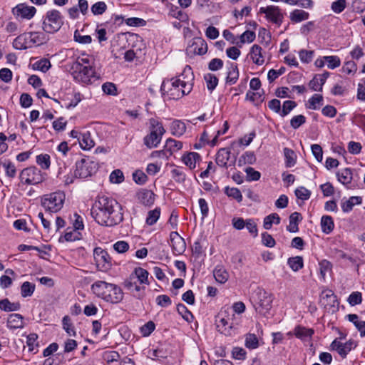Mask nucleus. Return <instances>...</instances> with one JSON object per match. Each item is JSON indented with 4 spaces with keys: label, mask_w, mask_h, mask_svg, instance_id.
Here are the masks:
<instances>
[{
    "label": "nucleus",
    "mask_w": 365,
    "mask_h": 365,
    "mask_svg": "<svg viewBox=\"0 0 365 365\" xmlns=\"http://www.w3.org/2000/svg\"><path fill=\"white\" fill-rule=\"evenodd\" d=\"M74 230L80 232L84 229L83 218L82 216L77 213H74L71 217Z\"/></svg>",
    "instance_id": "09e8293b"
},
{
    "label": "nucleus",
    "mask_w": 365,
    "mask_h": 365,
    "mask_svg": "<svg viewBox=\"0 0 365 365\" xmlns=\"http://www.w3.org/2000/svg\"><path fill=\"white\" fill-rule=\"evenodd\" d=\"M63 328L69 336H75L76 332L71 320L68 316H65L62 319Z\"/></svg>",
    "instance_id": "603ef678"
},
{
    "label": "nucleus",
    "mask_w": 365,
    "mask_h": 365,
    "mask_svg": "<svg viewBox=\"0 0 365 365\" xmlns=\"http://www.w3.org/2000/svg\"><path fill=\"white\" fill-rule=\"evenodd\" d=\"M28 36L29 38L31 46H39L46 41V36L43 32H28Z\"/></svg>",
    "instance_id": "bb28decb"
},
{
    "label": "nucleus",
    "mask_w": 365,
    "mask_h": 365,
    "mask_svg": "<svg viewBox=\"0 0 365 365\" xmlns=\"http://www.w3.org/2000/svg\"><path fill=\"white\" fill-rule=\"evenodd\" d=\"M70 73L76 82L83 86L93 84L100 78L93 58L86 53L81 54L72 63Z\"/></svg>",
    "instance_id": "7ed1b4c3"
},
{
    "label": "nucleus",
    "mask_w": 365,
    "mask_h": 365,
    "mask_svg": "<svg viewBox=\"0 0 365 365\" xmlns=\"http://www.w3.org/2000/svg\"><path fill=\"white\" fill-rule=\"evenodd\" d=\"M256 38L255 32L247 30L240 36V42L238 46L241 47L242 44L251 43Z\"/></svg>",
    "instance_id": "a19ab883"
},
{
    "label": "nucleus",
    "mask_w": 365,
    "mask_h": 365,
    "mask_svg": "<svg viewBox=\"0 0 365 365\" xmlns=\"http://www.w3.org/2000/svg\"><path fill=\"white\" fill-rule=\"evenodd\" d=\"M239 78V71L237 69V66L234 63H230V67L228 68L227 75L226 77V81L230 85L235 84Z\"/></svg>",
    "instance_id": "473e14b6"
},
{
    "label": "nucleus",
    "mask_w": 365,
    "mask_h": 365,
    "mask_svg": "<svg viewBox=\"0 0 365 365\" xmlns=\"http://www.w3.org/2000/svg\"><path fill=\"white\" fill-rule=\"evenodd\" d=\"M256 160V157L254 153V152L252 151H247L245 153H243L239 160L238 163L239 165H242L245 164H253Z\"/></svg>",
    "instance_id": "49530a36"
},
{
    "label": "nucleus",
    "mask_w": 365,
    "mask_h": 365,
    "mask_svg": "<svg viewBox=\"0 0 365 365\" xmlns=\"http://www.w3.org/2000/svg\"><path fill=\"white\" fill-rule=\"evenodd\" d=\"M245 227L250 232V234L254 237H257L258 235V229L257 225L254 219L249 218L247 219V223Z\"/></svg>",
    "instance_id": "e2e57ef3"
},
{
    "label": "nucleus",
    "mask_w": 365,
    "mask_h": 365,
    "mask_svg": "<svg viewBox=\"0 0 365 365\" xmlns=\"http://www.w3.org/2000/svg\"><path fill=\"white\" fill-rule=\"evenodd\" d=\"M6 326L10 329H22L24 326V317L19 314H11L7 319Z\"/></svg>",
    "instance_id": "412c9836"
},
{
    "label": "nucleus",
    "mask_w": 365,
    "mask_h": 365,
    "mask_svg": "<svg viewBox=\"0 0 365 365\" xmlns=\"http://www.w3.org/2000/svg\"><path fill=\"white\" fill-rule=\"evenodd\" d=\"M338 180L344 185L347 186L351 182L352 172L350 168L341 169L336 173Z\"/></svg>",
    "instance_id": "c85d7f7f"
},
{
    "label": "nucleus",
    "mask_w": 365,
    "mask_h": 365,
    "mask_svg": "<svg viewBox=\"0 0 365 365\" xmlns=\"http://www.w3.org/2000/svg\"><path fill=\"white\" fill-rule=\"evenodd\" d=\"M92 292L106 302L117 304L123 299L124 293L117 284L105 281H96L91 287Z\"/></svg>",
    "instance_id": "20e7f679"
},
{
    "label": "nucleus",
    "mask_w": 365,
    "mask_h": 365,
    "mask_svg": "<svg viewBox=\"0 0 365 365\" xmlns=\"http://www.w3.org/2000/svg\"><path fill=\"white\" fill-rule=\"evenodd\" d=\"M284 155L285 158V165L287 168L294 166L296 163V155L294 152L287 148L284 149Z\"/></svg>",
    "instance_id": "a18cd8bd"
},
{
    "label": "nucleus",
    "mask_w": 365,
    "mask_h": 365,
    "mask_svg": "<svg viewBox=\"0 0 365 365\" xmlns=\"http://www.w3.org/2000/svg\"><path fill=\"white\" fill-rule=\"evenodd\" d=\"M213 274L216 281L220 284L225 283L229 279V273L222 267H217Z\"/></svg>",
    "instance_id": "c9c22d12"
},
{
    "label": "nucleus",
    "mask_w": 365,
    "mask_h": 365,
    "mask_svg": "<svg viewBox=\"0 0 365 365\" xmlns=\"http://www.w3.org/2000/svg\"><path fill=\"white\" fill-rule=\"evenodd\" d=\"M361 203V198L357 196H352L348 200L341 202V209L344 212H350L355 205Z\"/></svg>",
    "instance_id": "2f4dec72"
},
{
    "label": "nucleus",
    "mask_w": 365,
    "mask_h": 365,
    "mask_svg": "<svg viewBox=\"0 0 365 365\" xmlns=\"http://www.w3.org/2000/svg\"><path fill=\"white\" fill-rule=\"evenodd\" d=\"M193 79L191 67L186 66L180 75L163 81L160 87L162 95L168 99L178 100L191 92Z\"/></svg>",
    "instance_id": "f03ea898"
},
{
    "label": "nucleus",
    "mask_w": 365,
    "mask_h": 365,
    "mask_svg": "<svg viewBox=\"0 0 365 365\" xmlns=\"http://www.w3.org/2000/svg\"><path fill=\"white\" fill-rule=\"evenodd\" d=\"M172 178L178 183H184L186 180V174L182 167L175 166L170 170Z\"/></svg>",
    "instance_id": "f704fd0d"
},
{
    "label": "nucleus",
    "mask_w": 365,
    "mask_h": 365,
    "mask_svg": "<svg viewBox=\"0 0 365 365\" xmlns=\"http://www.w3.org/2000/svg\"><path fill=\"white\" fill-rule=\"evenodd\" d=\"M325 60L327 68L331 70L339 67L341 65V59L337 56H326Z\"/></svg>",
    "instance_id": "5fc2aeb1"
},
{
    "label": "nucleus",
    "mask_w": 365,
    "mask_h": 365,
    "mask_svg": "<svg viewBox=\"0 0 365 365\" xmlns=\"http://www.w3.org/2000/svg\"><path fill=\"white\" fill-rule=\"evenodd\" d=\"M201 160V157L196 152H187L182 154L181 161L190 169L194 170L196 165Z\"/></svg>",
    "instance_id": "a211bd4d"
},
{
    "label": "nucleus",
    "mask_w": 365,
    "mask_h": 365,
    "mask_svg": "<svg viewBox=\"0 0 365 365\" xmlns=\"http://www.w3.org/2000/svg\"><path fill=\"white\" fill-rule=\"evenodd\" d=\"M346 7V0H336L331 3V9L335 14L341 13Z\"/></svg>",
    "instance_id": "69168bd1"
},
{
    "label": "nucleus",
    "mask_w": 365,
    "mask_h": 365,
    "mask_svg": "<svg viewBox=\"0 0 365 365\" xmlns=\"http://www.w3.org/2000/svg\"><path fill=\"white\" fill-rule=\"evenodd\" d=\"M162 137L150 132L144 138V144L148 148H156L160 143Z\"/></svg>",
    "instance_id": "c756f323"
},
{
    "label": "nucleus",
    "mask_w": 365,
    "mask_h": 365,
    "mask_svg": "<svg viewBox=\"0 0 365 365\" xmlns=\"http://www.w3.org/2000/svg\"><path fill=\"white\" fill-rule=\"evenodd\" d=\"M20 309L19 302H11L8 299L0 301V309L5 312L18 311Z\"/></svg>",
    "instance_id": "4c0bfd02"
},
{
    "label": "nucleus",
    "mask_w": 365,
    "mask_h": 365,
    "mask_svg": "<svg viewBox=\"0 0 365 365\" xmlns=\"http://www.w3.org/2000/svg\"><path fill=\"white\" fill-rule=\"evenodd\" d=\"M96 170V163L91 160L81 159L76 162L75 175L80 178H86L91 176Z\"/></svg>",
    "instance_id": "f8f14e48"
},
{
    "label": "nucleus",
    "mask_w": 365,
    "mask_h": 365,
    "mask_svg": "<svg viewBox=\"0 0 365 365\" xmlns=\"http://www.w3.org/2000/svg\"><path fill=\"white\" fill-rule=\"evenodd\" d=\"M225 193L228 197L235 199L239 202L242 200V195L240 190L237 187H225Z\"/></svg>",
    "instance_id": "864d4df0"
},
{
    "label": "nucleus",
    "mask_w": 365,
    "mask_h": 365,
    "mask_svg": "<svg viewBox=\"0 0 365 365\" xmlns=\"http://www.w3.org/2000/svg\"><path fill=\"white\" fill-rule=\"evenodd\" d=\"M356 347V341L351 339L343 343L336 339L331 344V349L336 351L339 355L344 359L346 358L348 354Z\"/></svg>",
    "instance_id": "ddd939ff"
},
{
    "label": "nucleus",
    "mask_w": 365,
    "mask_h": 365,
    "mask_svg": "<svg viewBox=\"0 0 365 365\" xmlns=\"http://www.w3.org/2000/svg\"><path fill=\"white\" fill-rule=\"evenodd\" d=\"M35 290V284L29 282H25L21 287V294L23 297H31Z\"/></svg>",
    "instance_id": "8fccbe9b"
},
{
    "label": "nucleus",
    "mask_w": 365,
    "mask_h": 365,
    "mask_svg": "<svg viewBox=\"0 0 365 365\" xmlns=\"http://www.w3.org/2000/svg\"><path fill=\"white\" fill-rule=\"evenodd\" d=\"M155 195L149 190L140 189L136 193L138 202L145 206H151L155 202Z\"/></svg>",
    "instance_id": "6ab92c4d"
},
{
    "label": "nucleus",
    "mask_w": 365,
    "mask_h": 365,
    "mask_svg": "<svg viewBox=\"0 0 365 365\" xmlns=\"http://www.w3.org/2000/svg\"><path fill=\"white\" fill-rule=\"evenodd\" d=\"M2 166L7 177L14 178L16 176V169L15 165L13 163L10 161H6L2 164Z\"/></svg>",
    "instance_id": "052dcab7"
},
{
    "label": "nucleus",
    "mask_w": 365,
    "mask_h": 365,
    "mask_svg": "<svg viewBox=\"0 0 365 365\" xmlns=\"http://www.w3.org/2000/svg\"><path fill=\"white\" fill-rule=\"evenodd\" d=\"M249 54L255 64L262 66L264 63V56L262 52V48L259 45L254 44L250 48Z\"/></svg>",
    "instance_id": "aec40b11"
},
{
    "label": "nucleus",
    "mask_w": 365,
    "mask_h": 365,
    "mask_svg": "<svg viewBox=\"0 0 365 365\" xmlns=\"http://www.w3.org/2000/svg\"><path fill=\"white\" fill-rule=\"evenodd\" d=\"M160 216V209L155 207L154 210L148 212L146 217V224L148 225H153L157 222Z\"/></svg>",
    "instance_id": "de8ad7c7"
},
{
    "label": "nucleus",
    "mask_w": 365,
    "mask_h": 365,
    "mask_svg": "<svg viewBox=\"0 0 365 365\" xmlns=\"http://www.w3.org/2000/svg\"><path fill=\"white\" fill-rule=\"evenodd\" d=\"M148 275L149 273L146 269L142 267H135L124 281L123 286L135 296H140V293L145 290V286L150 284Z\"/></svg>",
    "instance_id": "423d86ee"
},
{
    "label": "nucleus",
    "mask_w": 365,
    "mask_h": 365,
    "mask_svg": "<svg viewBox=\"0 0 365 365\" xmlns=\"http://www.w3.org/2000/svg\"><path fill=\"white\" fill-rule=\"evenodd\" d=\"M66 195L62 191H56L44 195L41 197V205L50 212H57L63 206Z\"/></svg>",
    "instance_id": "1a4fd4ad"
},
{
    "label": "nucleus",
    "mask_w": 365,
    "mask_h": 365,
    "mask_svg": "<svg viewBox=\"0 0 365 365\" xmlns=\"http://www.w3.org/2000/svg\"><path fill=\"white\" fill-rule=\"evenodd\" d=\"M322 230L325 234H329L334 227L333 219L331 216L324 215L321 219Z\"/></svg>",
    "instance_id": "72a5a7b5"
},
{
    "label": "nucleus",
    "mask_w": 365,
    "mask_h": 365,
    "mask_svg": "<svg viewBox=\"0 0 365 365\" xmlns=\"http://www.w3.org/2000/svg\"><path fill=\"white\" fill-rule=\"evenodd\" d=\"M170 129L173 135L180 137L186 131V125L180 120H175L171 123Z\"/></svg>",
    "instance_id": "5701e85b"
},
{
    "label": "nucleus",
    "mask_w": 365,
    "mask_h": 365,
    "mask_svg": "<svg viewBox=\"0 0 365 365\" xmlns=\"http://www.w3.org/2000/svg\"><path fill=\"white\" fill-rule=\"evenodd\" d=\"M287 264L294 272H297L304 266L303 258L300 256L290 257L288 259Z\"/></svg>",
    "instance_id": "ea45409f"
},
{
    "label": "nucleus",
    "mask_w": 365,
    "mask_h": 365,
    "mask_svg": "<svg viewBox=\"0 0 365 365\" xmlns=\"http://www.w3.org/2000/svg\"><path fill=\"white\" fill-rule=\"evenodd\" d=\"M294 335L301 339H305L309 338L314 334V331L312 329H307L303 327H297L294 331Z\"/></svg>",
    "instance_id": "37998d69"
},
{
    "label": "nucleus",
    "mask_w": 365,
    "mask_h": 365,
    "mask_svg": "<svg viewBox=\"0 0 365 365\" xmlns=\"http://www.w3.org/2000/svg\"><path fill=\"white\" fill-rule=\"evenodd\" d=\"M229 308L221 310L216 318L218 330L225 335L230 336L235 333L237 323L234 322L235 314L230 313Z\"/></svg>",
    "instance_id": "0eeeda50"
},
{
    "label": "nucleus",
    "mask_w": 365,
    "mask_h": 365,
    "mask_svg": "<svg viewBox=\"0 0 365 365\" xmlns=\"http://www.w3.org/2000/svg\"><path fill=\"white\" fill-rule=\"evenodd\" d=\"M349 321L352 322L358 331L360 332L361 337L365 336V321L361 320L357 314H351L346 316Z\"/></svg>",
    "instance_id": "a878e982"
},
{
    "label": "nucleus",
    "mask_w": 365,
    "mask_h": 365,
    "mask_svg": "<svg viewBox=\"0 0 365 365\" xmlns=\"http://www.w3.org/2000/svg\"><path fill=\"white\" fill-rule=\"evenodd\" d=\"M34 68L42 72H46L51 68V64L48 59L42 58L34 64Z\"/></svg>",
    "instance_id": "bf43d9fd"
},
{
    "label": "nucleus",
    "mask_w": 365,
    "mask_h": 365,
    "mask_svg": "<svg viewBox=\"0 0 365 365\" xmlns=\"http://www.w3.org/2000/svg\"><path fill=\"white\" fill-rule=\"evenodd\" d=\"M91 213L99 225L108 227L120 223L123 218L120 205L115 200L106 196L98 198Z\"/></svg>",
    "instance_id": "f257e3e1"
},
{
    "label": "nucleus",
    "mask_w": 365,
    "mask_h": 365,
    "mask_svg": "<svg viewBox=\"0 0 365 365\" xmlns=\"http://www.w3.org/2000/svg\"><path fill=\"white\" fill-rule=\"evenodd\" d=\"M63 24V16L61 13L56 9L48 11L43 16L42 28L43 30L48 34L57 32Z\"/></svg>",
    "instance_id": "6e6552de"
},
{
    "label": "nucleus",
    "mask_w": 365,
    "mask_h": 365,
    "mask_svg": "<svg viewBox=\"0 0 365 365\" xmlns=\"http://www.w3.org/2000/svg\"><path fill=\"white\" fill-rule=\"evenodd\" d=\"M93 255L96 266L100 270H106L110 268V257L106 251L101 248H96Z\"/></svg>",
    "instance_id": "2eb2a0df"
},
{
    "label": "nucleus",
    "mask_w": 365,
    "mask_h": 365,
    "mask_svg": "<svg viewBox=\"0 0 365 365\" xmlns=\"http://www.w3.org/2000/svg\"><path fill=\"white\" fill-rule=\"evenodd\" d=\"M190 52L195 54L203 55L207 51V45L206 42L201 39H196L190 46Z\"/></svg>",
    "instance_id": "b1692460"
},
{
    "label": "nucleus",
    "mask_w": 365,
    "mask_h": 365,
    "mask_svg": "<svg viewBox=\"0 0 365 365\" xmlns=\"http://www.w3.org/2000/svg\"><path fill=\"white\" fill-rule=\"evenodd\" d=\"M37 339L38 336L36 334L32 333L27 336L26 337V344L29 347V351L31 352L36 353V347L38 346L37 344Z\"/></svg>",
    "instance_id": "13d9d810"
},
{
    "label": "nucleus",
    "mask_w": 365,
    "mask_h": 365,
    "mask_svg": "<svg viewBox=\"0 0 365 365\" xmlns=\"http://www.w3.org/2000/svg\"><path fill=\"white\" fill-rule=\"evenodd\" d=\"M319 272L321 280L325 282L327 276L330 275L332 272V264L327 259L320 261L319 262Z\"/></svg>",
    "instance_id": "393cba45"
},
{
    "label": "nucleus",
    "mask_w": 365,
    "mask_h": 365,
    "mask_svg": "<svg viewBox=\"0 0 365 365\" xmlns=\"http://www.w3.org/2000/svg\"><path fill=\"white\" fill-rule=\"evenodd\" d=\"M273 223L276 225L280 223V217L277 213H272L265 217L263 222V227L265 230H269Z\"/></svg>",
    "instance_id": "79ce46f5"
},
{
    "label": "nucleus",
    "mask_w": 365,
    "mask_h": 365,
    "mask_svg": "<svg viewBox=\"0 0 365 365\" xmlns=\"http://www.w3.org/2000/svg\"><path fill=\"white\" fill-rule=\"evenodd\" d=\"M245 346L250 349H255L259 346V340L255 334H247L246 335Z\"/></svg>",
    "instance_id": "3c124183"
},
{
    "label": "nucleus",
    "mask_w": 365,
    "mask_h": 365,
    "mask_svg": "<svg viewBox=\"0 0 365 365\" xmlns=\"http://www.w3.org/2000/svg\"><path fill=\"white\" fill-rule=\"evenodd\" d=\"M74 41L81 44H88L92 42V37L90 35H82L78 30L73 34Z\"/></svg>",
    "instance_id": "0e129e2a"
},
{
    "label": "nucleus",
    "mask_w": 365,
    "mask_h": 365,
    "mask_svg": "<svg viewBox=\"0 0 365 365\" xmlns=\"http://www.w3.org/2000/svg\"><path fill=\"white\" fill-rule=\"evenodd\" d=\"M259 14L265 15L266 19L277 26H280L283 21L284 15L281 9L277 6H267L265 7H260Z\"/></svg>",
    "instance_id": "9b49d317"
},
{
    "label": "nucleus",
    "mask_w": 365,
    "mask_h": 365,
    "mask_svg": "<svg viewBox=\"0 0 365 365\" xmlns=\"http://www.w3.org/2000/svg\"><path fill=\"white\" fill-rule=\"evenodd\" d=\"M170 237L173 253L175 255L182 254L186 249V244L184 239L177 232H172Z\"/></svg>",
    "instance_id": "dca6fc26"
},
{
    "label": "nucleus",
    "mask_w": 365,
    "mask_h": 365,
    "mask_svg": "<svg viewBox=\"0 0 365 365\" xmlns=\"http://www.w3.org/2000/svg\"><path fill=\"white\" fill-rule=\"evenodd\" d=\"M36 9L34 6L18 4L13 9V14L16 18L21 19H31L36 14Z\"/></svg>",
    "instance_id": "f3484780"
},
{
    "label": "nucleus",
    "mask_w": 365,
    "mask_h": 365,
    "mask_svg": "<svg viewBox=\"0 0 365 365\" xmlns=\"http://www.w3.org/2000/svg\"><path fill=\"white\" fill-rule=\"evenodd\" d=\"M78 142L81 148L83 150H90L95 145V143L91 136V133L88 131L81 134V138H79Z\"/></svg>",
    "instance_id": "cd10ccee"
},
{
    "label": "nucleus",
    "mask_w": 365,
    "mask_h": 365,
    "mask_svg": "<svg viewBox=\"0 0 365 365\" xmlns=\"http://www.w3.org/2000/svg\"><path fill=\"white\" fill-rule=\"evenodd\" d=\"M19 179L21 184L35 185L44 180L45 175L36 167H29L21 170Z\"/></svg>",
    "instance_id": "9d476101"
},
{
    "label": "nucleus",
    "mask_w": 365,
    "mask_h": 365,
    "mask_svg": "<svg viewBox=\"0 0 365 365\" xmlns=\"http://www.w3.org/2000/svg\"><path fill=\"white\" fill-rule=\"evenodd\" d=\"M314 52L306 49H302L299 51V57L300 61L304 63H310L314 58Z\"/></svg>",
    "instance_id": "4d7b16f0"
},
{
    "label": "nucleus",
    "mask_w": 365,
    "mask_h": 365,
    "mask_svg": "<svg viewBox=\"0 0 365 365\" xmlns=\"http://www.w3.org/2000/svg\"><path fill=\"white\" fill-rule=\"evenodd\" d=\"M235 157H231V151L230 148H220L216 155V163L220 166L227 168L235 164Z\"/></svg>",
    "instance_id": "4468645a"
},
{
    "label": "nucleus",
    "mask_w": 365,
    "mask_h": 365,
    "mask_svg": "<svg viewBox=\"0 0 365 365\" xmlns=\"http://www.w3.org/2000/svg\"><path fill=\"white\" fill-rule=\"evenodd\" d=\"M323 97L320 94L313 95L308 101L307 108L312 110H317L322 104Z\"/></svg>",
    "instance_id": "58836bf2"
},
{
    "label": "nucleus",
    "mask_w": 365,
    "mask_h": 365,
    "mask_svg": "<svg viewBox=\"0 0 365 365\" xmlns=\"http://www.w3.org/2000/svg\"><path fill=\"white\" fill-rule=\"evenodd\" d=\"M297 106V103L293 101H285L283 103L279 115L285 117Z\"/></svg>",
    "instance_id": "6e6d98bb"
},
{
    "label": "nucleus",
    "mask_w": 365,
    "mask_h": 365,
    "mask_svg": "<svg viewBox=\"0 0 365 365\" xmlns=\"http://www.w3.org/2000/svg\"><path fill=\"white\" fill-rule=\"evenodd\" d=\"M301 220V215L299 212H294L289 216V225L287 230L290 232H297L299 230L298 224Z\"/></svg>",
    "instance_id": "7c9ffc66"
},
{
    "label": "nucleus",
    "mask_w": 365,
    "mask_h": 365,
    "mask_svg": "<svg viewBox=\"0 0 365 365\" xmlns=\"http://www.w3.org/2000/svg\"><path fill=\"white\" fill-rule=\"evenodd\" d=\"M29 39V38L28 36V33H24L21 35H19L14 39L13 42V46L16 49L19 50H24L29 48H31L32 46Z\"/></svg>",
    "instance_id": "4be33fe9"
},
{
    "label": "nucleus",
    "mask_w": 365,
    "mask_h": 365,
    "mask_svg": "<svg viewBox=\"0 0 365 365\" xmlns=\"http://www.w3.org/2000/svg\"><path fill=\"white\" fill-rule=\"evenodd\" d=\"M309 17V14L308 12L300 9H295L290 14L291 21L296 23L307 20Z\"/></svg>",
    "instance_id": "e433bc0d"
},
{
    "label": "nucleus",
    "mask_w": 365,
    "mask_h": 365,
    "mask_svg": "<svg viewBox=\"0 0 365 365\" xmlns=\"http://www.w3.org/2000/svg\"><path fill=\"white\" fill-rule=\"evenodd\" d=\"M273 299L272 294L259 287L253 290L250 296V301L255 311L264 317L271 315Z\"/></svg>",
    "instance_id": "39448f33"
},
{
    "label": "nucleus",
    "mask_w": 365,
    "mask_h": 365,
    "mask_svg": "<svg viewBox=\"0 0 365 365\" xmlns=\"http://www.w3.org/2000/svg\"><path fill=\"white\" fill-rule=\"evenodd\" d=\"M296 197L302 201L307 200L311 196V191L304 187H299L295 190Z\"/></svg>",
    "instance_id": "680f3d73"
},
{
    "label": "nucleus",
    "mask_w": 365,
    "mask_h": 365,
    "mask_svg": "<svg viewBox=\"0 0 365 365\" xmlns=\"http://www.w3.org/2000/svg\"><path fill=\"white\" fill-rule=\"evenodd\" d=\"M322 302L326 306L328 303L334 302L336 301V296L334 292L330 289L324 290L322 293Z\"/></svg>",
    "instance_id": "338daca9"
},
{
    "label": "nucleus",
    "mask_w": 365,
    "mask_h": 365,
    "mask_svg": "<svg viewBox=\"0 0 365 365\" xmlns=\"http://www.w3.org/2000/svg\"><path fill=\"white\" fill-rule=\"evenodd\" d=\"M356 98L361 101L365 102V79H361L357 85Z\"/></svg>",
    "instance_id": "774afa93"
},
{
    "label": "nucleus",
    "mask_w": 365,
    "mask_h": 365,
    "mask_svg": "<svg viewBox=\"0 0 365 365\" xmlns=\"http://www.w3.org/2000/svg\"><path fill=\"white\" fill-rule=\"evenodd\" d=\"M150 132L160 135L161 137L165 133V130L163 128L162 123L159 122L157 119L151 118L150 120Z\"/></svg>",
    "instance_id": "c03bdc74"
}]
</instances>
